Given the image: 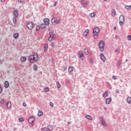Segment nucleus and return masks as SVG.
I'll return each mask as SVG.
<instances>
[{"mask_svg": "<svg viewBox=\"0 0 131 131\" xmlns=\"http://www.w3.org/2000/svg\"><path fill=\"white\" fill-rule=\"evenodd\" d=\"M29 60L31 63H33L34 61H38V55L37 53H34L33 55L29 57Z\"/></svg>", "mask_w": 131, "mask_h": 131, "instance_id": "1", "label": "nucleus"}, {"mask_svg": "<svg viewBox=\"0 0 131 131\" xmlns=\"http://www.w3.org/2000/svg\"><path fill=\"white\" fill-rule=\"evenodd\" d=\"M61 22V19H58L57 17H53L51 19V23L54 26H56Z\"/></svg>", "mask_w": 131, "mask_h": 131, "instance_id": "2", "label": "nucleus"}, {"mask_svg": "<svg viewBox=\"0 0 131 131\" xmlns=\"http://www.w3.org/2000/svg\"><path fill=\"white\" fill-rule=\"evenodd\" d=\"M100 32V28L99 27H95L93 29V35H94V37L95 39H97L98 38V36L99 35H98V33Z\"/></svg>", "mask_w": 131, "mask_h": 131, "instance_id": "3", "label": "nucleus"}, {"mask_svg": "<svg viewBox=\"0 0 131 131\" xmlns=\"http://www.w3.org/2000/svg\"><path fill=\"white\" fill-rule=\"evenodd\" d=\"M98 47L100 52H104V47H105V42L104 41H100L99 43Z\"/></svg>", "mask_w": 131, "mask_h": 131, "instance_id": "4", "label": "nucleus"}, {"mask_svg": "<svg viewBox=\"0 0 131 131\" xmlns=\"http://www.w3.org/2000/svg\"><path fill=\"white\" fill-rule=\"evenodd\" d=\"M35 25L32 22H29L27 24V27L29 30H32L34 28Z\"/></svg>", "mask_w": 131, "mask_h": 131, "instance_id": "5", "label": "nucleus"}, {"mask_svg": "<svg viewBox=\"0 0 131 131\" xmlns=\"http://www.w3.org/2000/svg\"><path fill=\"white\" fill-rule=\"evenodd\" d=\"M53 126L51 125H48L47 127L41 128V131H51L53 130Z\"/></svg>", "mask_w": 131, "mask_h": 131, "instance_id": "6", "label": "nucleus"}, {"mask_svg": "<svg viewBox=\"0 0 131 131\" xmlns=\"http://www.w3.org/2000/svg\"><path fill=\"white\" fill-rule=\"evenodd\" d=\"M49 36H50V37L48 38L49 41H52V40H53V39L54 40H55V39H56V37H55V34H54L52 32H50Z\"/></svg>", "mask_w": 131, "mask_h": 131, "instance_id": "7", "label": "nucleus"}, {"mask_svg": "<svg viewBox=\"0 0 131 131\" xmlns=\"http://www.w3.org/2000/svg\"><path fill=\"white\" fill-rule=\"evenodd\" d=\"M78 57L80 60H83V59L84 58V55H83V53L82 52V51H80L79 52Z\"/></svg>", "mask_w": 131, "mask_h": 131, "instance_id": "8", "label": "nucleus"}, {"mask_svg": "<svg viewBox=\"0 0 131 131\" xmlns=\"http://www.w3.org/2000/svg\"><path fill=\"white\" fill-rule=\"evenodd\" d=\"M100 123H102V125L103 126H107V124H106V121L104 120V118L103 117H100Z\"/></svg>", "mask_w": 131, "mask_h": 131, "instance_id": "9", "label": "nucleus"}, {"mask_svg": "<svg viewBox=\"0 0 131 131\" xmlns=\"http://www.w3.org/2000/svg\"><path fill=\"white\" fill-rule=\"evenodd\" d=\"M81 5H82L83 8H86V7H88V2H85L84 0H81Z\"/></svg>", "mask_w": 131, "mask_h": 131, "instance_id": "10", "label": "nucleus"}, {"mask_svg": "<svg viewBox=\"0 0 131 131\" xmlns=\"http://www.w3.org/2000/svg\"><path fill=\"white\" fill-rule=\"evenodd\" d=\"M35 120V119H34V116H32L29 118L28 121L29 123H33Z\"/></svg>", "mask_w": 131, "mask_h": 131, "instance_id": "11", "label": "nucleus"}, {"mask_svg": "<svg viewBox=\"0 0 131 131\" xmlns=\"http://www.w3.org/2000/svg\"><path fill=\"white\" fill-rule=\"evenodd\" d=\"M100 59L103 61V62L106 61V57H105V55H104V54L101 53L100 54Z\"/></svg>", "mask_w": 131, "mask_h": 131, "instance_id": "12", "label": "nucleus"}, {"mask_svg": "<svg viewBox=\"0 0 131 131\" xmlns=\"http://www.w3.org/2000/svg\"><path fill=\"white\" fill-rule=\"evenodd\" d=\"M43 21L45 25H50V19H49L48 18H45Z\"/></svg>", "mask_w": 131, "mask_h": 131, "instance_id": "13", "label": "nucleus"}, {"mask_svg": "<svg viewBox=\"0 0 131 131\" xmlns=\"http://www.w3.org/2000/svg\"><path fill=\"white\" fill-rule=\"evenodd\" d=\"M48 49H49V45L48 44H45L43 50L44 53H47V52H48Z\"/></svg>", "mask_w": 131, "mask_h": 131, "instance_id": "14", "label": "nucleus"}, {"mask_svg": "<svg viewBox=\"0 0 131 131\" xmlns=\"http://www.w3.org/2000/svg\"><path fill=\"white\" fill-rule=\"evenodd\" d=\"M9 85H10V83H9V81H6L4 83V86L5 89H8Z\"/></svg>", "mask_w": 131, "mask_h": 131, "instance_id": "15", "label": "nucleus"}, {"mask_svg": "<svg viewBox=\"0 0 131 131\" xmlns=\"http://www.w3.org/2000/svg\"><path fill=\"white\" fill-rule=\"evenodd\" d=\"M112 17H115L116 16V11L114 9L112 10Z\"/></svg>", "mask_w": 131, "mask_h": 131, "instance_id": "16", "label": "nucleus"}, {"mask_svg": "<svg viewBox=\"0 0 131 131\" xmlns=\"http://www.w3.org/2000/svg\"><path fill=\"white\" fill-rule=\"evenodd\" d=\"M13 14H14V17H18V16L19 15V13H18V11L17 10H14L13 11Z\"/></svg>", "mask_w": 131, "mask_h": 131, "instance_id": "17", "label": "nucleus"}, {"mask_svg": "<svg viewBox=\"0 0 131 131\" xmlns=\"http://www.w3.org/2000/svg\"><path fill=\"white\" fill-rule=\"evenodd\" d=\"M119 21L124 22V15H121L119 17Z\"/></svg>", "mask_w": 131, "mask_h": 131, "instance_id": "18", "label": "nucleus"}, {"mask_svg": "<svg viewBox=\"0 0 131 131\" xmlns=\"http://www.w3.org/2000/svg\"><path fill=\"white\" fill-rule=\"evenodd\" d=\"M6 106H7V108H8V109H10V108H11V107H12V103H11V102H8L6 104Z\"/></svg>", "mask_w": 131, "mask_h": 131, "instance_id": "19", "label": "nucleus"}, {"mask_svg": "<svg viewBox=\"0 0 131 131\" xmlns=\"http://www.w3.org/2000/svg\"><path fill=\"white\" fill-rule=\"evenodd\" d=\"M42 115H43V112H42V111H41V110L39 111L38 113V116H39V117H40V116H42Z\"/></svg>", "mask_w": 131, "mask_h": 131, "instance_id": "20", "label": "nucleus"}, {"mask_svg": "<svg viewBox=\"0 0 131 131\" xmlns=\"http://www.w3.org/2000/svg\"><path fill=\"white\" fill-rule=\"evenodd\" d=\"M13 37L14 38H15V39H17V38H18L19 37V33H14L13 34Z\"/></svg>", "mask_w": 131, "mask_h": 131, "instance_id": "21", "label": "nucleus"}, {"mask_svg": "<svg viewBox=\"0 0 131 131\" xmlns=\"http://www.w3.org/2000/svg\"><path fill=\"white\" fill-rule=\"evenodd\" d=\"M111 98H108L107 99H106L105 100L106 104H109L110 103H111Z\"/></svg>", "mask_w": 131, "mask_h": 131, "instance_id": "22", "label": "nucleus"}, {"mask_svg": "<svg viewBox=\"0 0 131 131\" xmlns=\"http://www.w3.org/2000/svg\"><path fill=\"white\" fill-rule=\"evenodd\" d=\"M86 118L89 120H92L93 117L89 115H86Z\"/></svg>", "mask_w": 131, "mask_h": 131, "instance_id": "23", "label": "nucleus"}, {"mask_svg": "<svg viewBox=\"0 0 131 131\" xmlns=\"http://www.w3.org/2000/svg\"><path fill=\"white\" fill-rule=\"evenodd\" d=\"M103 98H107L108 97V91H105L103 95Z\"/></svg>", "mask_w": 131, "mask_h": 131, "instance_id": "24", "label": "nucleus"}, {"mask_svg": "<svg viewBox=\"0 0 131 131\" xmlns=\"http://www.w3.org/2000/svg\"><path fill=\"white\" fill-rule=\"evenodd\" d=\"M20 61H21V62H25V61H26V57L25 56H23L20 58Z\"/></svg>", "mask_w": 131, "mask_h": 131, "instance_id": "25", "label": "nucleus"}, {"mask_svg": "<svg viewBox=\"0 0 131 131\" xmlns=\"http://www.w3.org/2000/svg\"><path fill=\"white\" fill-rule=\"evenodd\" d=\"M127 103H128V104H131V97H128L127 98Z\"/></svg>", "mask_w": 131, "mask_h": 131, "instance_id": "26", "label": "nucleus"}, {"mask_svg": "<svg viewBox=\"0 0 131 131\" xmlns=\"http://www.w3.org/2000/svg\"><path fill=\"white\" fill-rule=\"evenodd\" d=\"M89 34V30H86L85 32L83 33L84 36H88V35Z\"/></svg>", "mask_w": 131, "mask_h": 131, "instance_id": "27", "label": "nucleus"}, {"mask_svg": "<svg viewBox=\"0 0 131 131\" xmlns=\"http://www.w3.org/2000/svg\"><path fill=\"white\" fill-rule=\"evenodd\" d=\"M46 24H42L40 26V28H41V29H43L46 28Z\"/></svg>", "mask_w": 131, "mask_h": 131, "instance_id": "28", "label": "nucleus"}, {"mask_svg": "<svg viewBox=\"0 0 131 131\" xmlns=\"http://www.w3.org/2000/svg\"><path fill=\"white\" fill-rule=\"evenodd\" d=\"M122 61L120 60L118 61L117 66V67H120V66L121 65Z\"/></svg>", "mask_w": 131, "mask_h": 131, "instance_id": "29", "label": "nucleus"}, {"mask_svg": "<svg viewBox=\"0 0 131 131\" xmlns=\"http://www.w3.org/2000/svg\"><path fill=\"white\" fill-rule=\"evenodd\" d=\"M74 68L73 67H70L69 68V72H72L73 71Z\"/></svg>", "mask_w": 131, "mask_h": 131, "instance_id": "30", "label": "nucleus"}, {"mask_svg": "<svg viewBox=\"0 0 131 131\" xmlns=\"http://www.w3.org/2000/svg\"><path fill=\"white\" fill-rule=\"evenodd\" d=\"M125 8L127 10H130V9H131V5H129V6L125 5Z\"/></svg>", "mask_w": 131, "mask_h": 131, "instance_id": "31", "label": "nucleus"}, {"mask_svg": "<svg viewBox=\"0 0 131 131\" xmlns=\"http://www.w3.org/2000/svg\"><path fill=\"white\" fill-rule=\"evenodd\" d=\"M90 16L92 17V18H94L96 16V13L93 12L92 13L90 14Z\"/></svg>", "mask_w": 131, "mask_h": 131, "instance_id": "32", "label": "nucleus"}, {"mask_svg": "<svg viewBox=\"0 0 131 131\" xmlns=\"http://www.w3.org/2000/svg\"><path fill=\"white\" fill-rule=\"evenodd\" d=\"M33 69L35 71H37V66L36 64L34 65Z\"/></svg>", "mask_w": 131, "mask_h": 131, "instance_id": "33", "label": "nucleus"}, {"mask_svg": "<svg viewBox=\"0 0 131 131\" xmlns=\"http://www.w3.org/2000/svg\"><path fill=\"white\" fill-rule=\"evenodd\" d=\"M56 85L58 89H60V88H61V84H60V83L59 82H56Z\"/></svg>", "mask_w": 131, "mask_h": 131, "instance_id": "34", "label": "nucleus"}, {"mask_svg": "<svg viewBox=\"0 0 131 131\" xmlns=\"http://www.w3.org/2000/svg\"><path fill=\"white\" fill-rule=\"evenodd\" d=\"M49 91H50V89H49V88L46 87L45 88V93H48V92H49Z\"/></svg>", "mask_w": 131, "mask_h": 131, "instance_id": "35", "label": "nucleus"}, {"mask_svg": "<svg viewBox=\"0 0 131 131\" xmlns=\"http://www.w3.org/2000/svg\"><path fill=\"white\" fill-rule=\"evenodd\" d=\"M18 120L20 122H23V121H24V119L23 118H19Z\"/></svg>", "mask_w": 131, "mask_h": 131, "instance_id": "36", "label": "nucleus"}, {"mask_svg": "<svg viewBox=\"0 0 131 131\" xmlns=\"http://www.w3.org/2000/svg\"><path fill=\"white\" fill-rule=\"evenodd\" d=\"M84 53L85 55H89V50L87 49L84 50Z\"/></svg>", "mask_w": 131, "mask_h": 131, "instance_id": "37", "label": "nucleus"}, {"mask_svg": "<svg viewBox=\"0 0 131 131\" xmlns=\"http://www.w3.org/2000/svg\"><path fill=\"white\" fill-rule=\"evenodd\" d=\"M13 21L14 24H16V23L17 22V19H16V18H13Z\"/></svg>", "mask_w": 131, "mask_h": 131, "instance_id": "38", "label": "nucleus"}, {"mask_svg": "<svg viewBox=\"0 0 131 131\" xmlns=\"http://www.w3.org/2000/svg\"><path fill=\"white\" fill-rule=\"evenodd\" d=\"M89 62L90 63V64H94V60H93V59L91 58L89 60Z\"/></svg>", "mask_w": 131, "mask_h": 131, "instance_id": "39", "label": "nucleus"}, {"mask_svg": "<svg viewBox=\"0 0 131 131\" xmlns=\"http://www.w3.org/2000/svg\"><path fill=\"white\" fill-rule=\"evenodd\" d=\"M123 23H124V21H119V25L120 26H122V25H123Z\"/></svg>", "mask_w": 131, "mask_h": 131, "instance_id": "40", "label": "nucleus"}, {"mask_svg": "<svg viewBox=\"0 0 131 131\" xmlns=\"http://www.w3.org/2000/svg\"><path fill=\"white\" fill-rule=\"evenodd\" d=\"M39 29H40V26H37L36 28V30L37 31H38V30H39Z\"/></svg>", "mask_w": 131, "mask_h": 131, "instance_id": "41", "label": "nucleus"}, {"mask_svg": "<svg viewBox=\"0 0 131 131\" xmlns=\"http://www.w3.org/2000/svg\"><path fill=\"white\" fill-rule=\"evenodd\" d=\"M127 39H128V40H130V39H131V35H129L127 36Z\"/></svg>", "mask_w": 131, "mask_h": 131, "instance_id": "42", "label": "nucleus"}, {"mask_svg": "<svg viewBox=\"0 0 131 131\" xmlns=\"http://www.w3.org/2000/svg\"><path fill=\"white\" fill-rule=\"evenodd\" d=\"M50 106H51V107H54V103H53V102H50Z\"/></svg>", "mask_w": 131, "mask_h": 131, "instance_id": "43", "label": "nucleus"}, {"mask_svg": "<svg viewBox=\"0 0 131 131\" xmlns=\"http://www.w3.org/2000/svg\"><path fill=\"white\" fill-rule=\"evenodd\" d=\"M3 93V88H2V86H0V94H2Z\"/></svg>", "mask_w": 131, "mask_h": 131, "instance_id": "44", "label": "nucleus"}, {"mask_svg": "<svg viewBox=\"0 0 131 131\" xmlns=\"http://www.w3.org/2000/svg\"><path fill=\"white\" fill-rule=\"evenodd\" d=\"M1 104H5V100L3 99L1 101Z\"/></svg>", "mask_w": 131, "mask_h": 131, "instance_id": "45", "label": "nucleus"}, {"mask_svg": "<svg viewBox=\"0 0 131 131\" xmlns=\"http://www.w3.org/2000/svg\"><path fill=\"white\" fill-rule=\"evenodd\" d=\"M115 53H119V49H115Z\"/></svg>", "mask_w": 131, "mask_h": 131, "instance_id": "46", "label": "nucleus"}, {"mask_svg": "<svg viewBox=\"0 0 131 131\" xmlns=\"http://www.w3.org/2000/svg\"><path fill=\"white\" fill-rule=\"evenodd\" d=\"M57 4H58V2H55L54 4V6L56 7V6H57Z\"/></svg>", "mask_w": 131, "mask_h": 131, "instance_id": "47", "label": "nucleus"}, {"mask_svg": "<svg viewBox=\"0 0 131 131\" xmlns=\"http://www.w3.org/2000/svg\"><path fill=\"white\" fill-rule=\"evenodd\" d=\"M18 3H23L24 2V0H18Z\"/></svg>", "mask_w": 131, "mask_h": 131, "instance_id": "48", "label": "nucleus"}, {"mask_svg": "<svg viewBox=\"0 0 131 131\" xmlns=\"http://www.w3.org/2000/svg\"><path fill=\"white\" fill-rule=\"evenodd\" d=\"M116 78H117L116 76H113V79H116Z\"/></svg>", "mask_w": 131, "mask_h": 131, "instance_id": "49", "label": "nucleus"}, {"mask_svg": "<svg viewBox=\"0 0 131 131\" xmlns=\"http://www.w3.org/2000/svg\"><path fill=\"white\" fill-rule=\"evenodd\" d=\"M23 106L24 107H26L27 105H26V103L25 102H24L23 104Z\"/></svg>", "mask_w": 131, "mask_h": 131, "instance_id": "50", "label": "nucleus"}, {"mask_svg": "<svg viewBox=\"0 0 131 131\" xmlns=\"http://www.w3.org/2000/svg\"><path fill=\"white\" fill-rule=\"evenodd\" d=\"M64 70H67V67H64Z\"/></svg>", "mask_w": 131, "mask_h": 131, "instance_id": "51", "label": "nucleus"}, {"mask_svg": "<svg viewBox=\"0 0 131 131\" xmlns=\"http://www.w3.org/2000/svg\"><path fill=\"white\" fill-rule=\"evenodd\" d=\"M0 64H3V60L2 59H0Z\"/></svg>", "mask_w": 131, "mask_h": 131, "instance_id": "52", "label": "nucleus"}, {"mask_svg": "<svg viewBox=\"0 0 131 131\" xmlns=\"http://www.w3.org/2000/svg\"><path fill=\"white\" fill-rule=\"evenodd\" d=\"M116 93L118 94V93H119V90H116Z\"/></svg>", "mask_w": 131, "mask_h": 131, "instance_id": "53", "label": "nucleus"}, {"mask_svg": "<svg viewBox=\"0 0 131 131\" xmlns=\"http://www.w3.org/2000/svg\"><path fill=\"white\" fill-rule=\"evenodd\" d=\"M115 38H116V39H118V36H115Z\"/></svg>", "mask_w": 131, "mask_h": 131, "instance_id": "54", "label": "nucleus"}, {"mask_svg": "<svg viewBox=\"0 0 131 131\" xmlns=\"http://www.w3.org/2000/svg\"><path fill=\"white\" fill-rule=\"evenodd\" d=\"M68 124H71V122L69 121V122H68Z\"/></svg>", "mask_w": 131, "mask_h": 131, "instance_id": "55", "label": "nucleus"}, {"mask_svg": "<svg viewBox=\"0 0 131 131\" xmlns=\"http://www.w3.org/2000/svg\"><path fill=\"white\" fill-rule=\"evenodd\" d=\"M114 30H116V27L115 26V27H114Z\"/></svg>", "mask_w": 131, "mask_h": 131, "instance_id": "56", "label": "nucleus"}, {"mask_svg": "<svg viewBox=\"0 0 131 131\" xmlns=\"http://www.w3.org/2000/svg\"><path fill=\"white\" fill-rule=\"evenodd\" d=\"M54 45L55 44H54L53 43H52V44H51L52 47H54Z\"/></svg>", "mask_w": 131, "mask_h": 131, "instance_id": "57", "label": "nucleus"}, {"mask_svg": "<svg viewBox=\"0 0 131 131\" xmlns=\"http://www.w3.org/2000/svg\"><path fill=\"white\" fill-rule=\"evenodd\" d=\"M13 130H14V131H15V130H17V128H14L13 129Z\"/></svg>", "mask_w": 131, "mask_h": 131, "instance_id": "58", "label": "nucleus"}, {"mask_svg": "<svg viewBox=\"0 0 131 131\" xmlns=\"http://www.w3.org/2000/svg\"><path fill=\"white\" fill-rule=\"evenodd\" d=\"M103 109H104V110H106V109H107V108H106V107H104Z\"/></svg>", "mask_w": 131, "mask_h": 131, "instance_id": "59", "label": "nucleus"}, {"mask_svg": "<svg viewBox=\"0 0 131 131\" xmlns=\"http://www.w3.org/2000/svg\"><path fill=\"white\" fill-rule=\"evenodd\" d=\"M1 2H2L3 3H4V2H5V0H1Z\"/></svg>", "mask_w": 131, "mask_h": 131, "instance_id": "60", "label": "nucleus"}, {"mask_svg": "<svg viewBox=\"0 0 131 131\" xmlns=\"http://www.w3.org/2000/svg\"><path fill=\"white\" fill-rule=\"evenodd\" d=\"M125 62H127V59L125 60Z\"/></svg>", "mask_w": 131, "mask_h": 131, "instance_id": "61", "label": "nucleus"}, {"mask_svg": "<svg viewBox=\"0 0 131 131\" xmlns=\"http://www.w3.org/2000/svg\"><path fill=\"white\" fill-rule=\"evenodd\" d=\"M104 2H106L107 0H103Z\"/></svg>", "mask_w": 131, "mask_h": 131, "instance_id": "62", "label": "nucleus"}, {"mask_svg": "<svg viewBox=\"0 0 131 131\" xmlns=\"http://www.w3.org/2000/svg\"><path fill=\"white\" fill-rule=\"evenodd\" d=\"M2 86V85L0 84V87Z\"/></svg>", "mask_w": 131, "mask_h": 131, "instance_id": "63", "label": "nucleus"}, {"mask_svg": "<svg viewBox=\"0 0 131 131\" xmlns=\"http://www.w3.org/2000/svg\"><path fill=\"white\" fill-rule=\"evenodd\" d=\"M0 131H1V130H0Z\"/></svg>", "mask_w": 131, "mask_h": 131, "instance_id": "64", "label": "nucleus"}]
</instances>
